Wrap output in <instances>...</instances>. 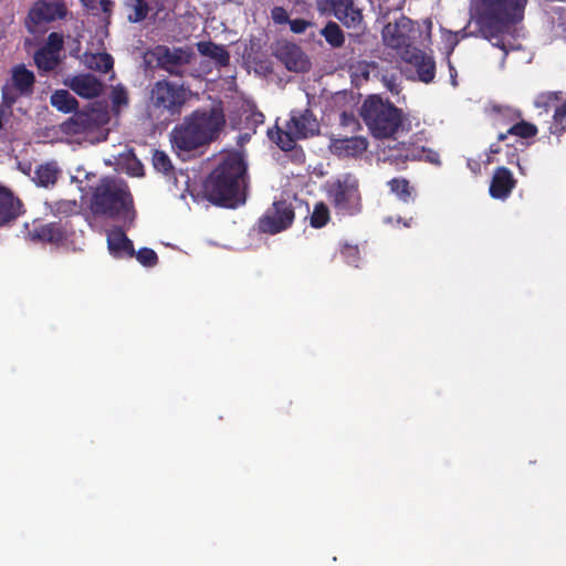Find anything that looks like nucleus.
I'll return each mask as SVG.
<instances>
[{
    "mask_svg": "<svg viewBox=\"0 0 566 566\" xmlns=\"http://www.w3.org/2000/svg\"><path fill=\"white\" fill-rule=\"evenodd\" d=\"M248 166L243 156L226 155L203 182V195L211 203L234 209L247 200Z\"/></svg>",
    "mask_w": 566,
    "mask_h": 566,
    "instance_id": "1",
    "label": "nucleus"
},
{
    "mask_svg": "<svg viewBox=\"0 0 566 566\" xmlns=\"http://www.w3.org/2000/svg\"><path fill=\"white\" fill-rule=\"evenodd\" d=\"M224 126L222 107L196 109L172 128L171 147L179 157L189 154L216 140Z\"/></svg>",
    "mask_w": 566,
    "mask_h": 566,
    "instance_id": "2",
    "label": "nucleus"
},
{
    "mask_svg": "<svg viewBox=\"0 0 566 566\" xmlns=\"http://www.w3.org/2000/svg\"><path fill=\"white\" fill-rule=\"evenodd\" d=\"M528 0H474L480 32L493 46L509 53L505 42L510 27L524 20Z\"/></svg>",
    "mask_w": 566,
    "mask_h": 566,
    "instance_id": "3",
    "label": "nucleus"
},
{
    "mask_svg": "<svg viewBox=\"0 0 566 566\" xmlns=\"http://www.w3.org/2000/svg\"><path fill=\"white\" fill-rule=\"evenodd\" d=\"M91 210L96 216H105L129 226L136 217L133 196L127 184L114 178H103L95 187Z\"/></svg>",
    "mask_w": 566,
    "mask_h": 566,
    "instance_id": "4",
    "label": "nucleus"
},
{
    "mask_svg": "<svg viewBox=\"0 0 566 566\" xmlns=\"http://www.w3.org/2000/svg\"><path fill=\"white\" fill-rule=\"evenodd\" d=\"M359 115L368 128L370 135L376 139L394 137L403 129L406 115L389 98L380 95H368L359 109Z\"/></svg>",
    "mask_w": 566,
    "mask_h": 566,
    "instance_id": "5",
    "label": "nucleus"
},
{
    "mask_svg": "<svg viewBox=\"0 0 566 566\" xmlns=\"http://www.w3.org/2000/svg\"><path fill=\"white\" fill-rule=\"evenodd\" d=\"M190 95V90L184 84L166 78L158 80L149 90L147 114L153 120L169 124L180 117Z\"/></svg>",
    "mask_w": 566,
    "mask_h": 566,
    "instance_id": "6",
    "label": "nucleus"
},
{
    "mask_svg": "<svg viewBox=\"0 0 566 566\" xmlns=\"http://www.w3.org/2000/svg\"><path fill=\"white\" fill-rule=\"evenodd\" d=\"M326 196L338 216L353 217L361 211L359 181L352 174H344L329 182Z\"/></svg>",
    "mask_w": 566,
    "mask_h": 566,
    "instance_id": "7",
    "label": "nucleus"
},
{
    "mask_svg": "<svg viewBox=\"0 0 566 566\" xmlns=\"http://www.w3.org/2000/svg\"><path fill=\"white\" fill-rule=\"evenodd\" d=\"M295 219V209L292 202L275 200L256 221L259 233L274 235L290 229Z\"/></svg>",
    "mask_w": 566,
    "mask_h": 566,
    "instance_id": "8",
    "label": "nucleus"
},
{
    "mask_svg": "<svg viewBox=\"0 0 566 566\" xmlns=\"http://www.w3.org/2000/svg\"><path fill=\"white\" fill-rule=\"evenodd\" d=\"M158 69L172 76L182 77L190 64L193 52L189 48L157 45L153 51Z\"/></svg>",
    "mask_w": 566,
    "mask_h": 566,
    "instance_id": "9",
    "label": "nucleus"
},
{
    "mask_svg": "<svg viewBox=\"0 0 566 566\" xmlns=\"http://www.w3.org/2000/svg\"><path fill=\"white\" fill-rule=\"evenodd\" d=\"M74 234V229L70 221L60 219L59 221L34 224L28 231V238L32 242L48 243L54 247L65 245Z\"/></svg>",
    "mask_w": 566,
    "mask_h": 566,
    "instance_id": "10",
    "label": "nucleus"
},
{
    "mask_svg": "<svg viewBox=\"0 0 566 566\" xmlns=\"http://www.w3.org/2000/svg\"><path fill=\"white\" fill-rule=\"evenodd\" d=\"M494 111L500 114L506 124H511L505 133L497 135V142H504L509 136H515L522 139L533 138L538 129L533 123L523 119V114L518 109L511 107L496 106Z\"/></svg>",
    "mask_w": 566,
    "mask_h": 566,
    "instance_id": "11",
    "label": "nucleus"
},
{
    "mask_svg": "<svg viewBox=\"0 0 566 566\" xmlns=\"http://www.w3.org/2000/svg\"><path fill=\"white\" fill-rule=\"evenodd\" d=\"M412 31V21L409 18L401 17L394 23H388L382 30L384 43L400 52L402 55L407 50H412L410 32Z\"/></svg>",
    "mask_w": 566,
    "mask_h": 566,
    "instance_id": "12",
    "label": "nucleus"
},
{
    "mask_svg": "<svg viewBox=\"0 0 566 566\" xmlns=\"http://www.w3.org/2000/svg\"><path fill=\"white\" fill-rule=\"evenodd\" d=\"M275 56L292 72H305L310 67V61L302 48L293 42H279Z\"/></svg>",
    "mask_w": 566,
    "mask_h": 566,
    "instance_id": "13",
    "label": "nucleus"
},
{
    "mask_svg": "<svg viewBox=\"0 0 566 566\" xmlns=\"http://www.w3.org/2000/svg\"><path fill=\"white\" fill-rule=\"evenodd\" d=\"M67 13L63 2L36 1L28 13V19L35 25L65 18Z\"/></svg>",
    "mask_w": 566,
    "mask_h": 566,
    "instance_id": "14",
    "label": "nucleus"
},
{
    "mask_svg": "<svg viewBox=\"0 0 566 566\" xmlns=\"http://www.w3.org/2000/svg\"><path fill=\"white\" fill-rule=\"evenodd\" d=\"M402 59L415 66L419 81L426 84L433 82L436 76V62L431 55L415 48L403 52Z\"/></svg>",
    "mask_w": 566,
    "mask_h": 566,
    "instance_id": "15",
    "label": "nucleus"
},
{
    "mask_svg": "<svg viewBox=\"0 0 566 566\" xmlns=\"http://www.w3.org/2000/svg\"><path fill=\"white\" fill-rule=\"evenodd\" d=\"M424 147L413 143H395L388 146L385 160L402 168L407 161L422 160Z\"/></svg>",
    "mask_w": 566,
    "mask_h": 566,
    "instance_id": "16",
    "label": "nucleus"
},
{
    "mask_svg": "<svg viewBox=\"0 0 566 566\" xmlns=\"http://www.w3.org/2000/svg\"><path fill=\"white\" fill-rule=\"evenodd\" d=\"M369 146V142L364 136H352L344 138H333L331 140L332 153L339 158H355L361 156Z\"/></svg>",
    "mask_w": 566,
    "mask_h": 566,
    "instance_id": "17",
    "label": "nucleus"
},
{
    "mask_svg": "<svg viewBox=\"0 0 566 566\" xmlns=\"http://www.w3.org/2000/svg\"><path fill=\"white\" fill-rule=\"evenodd\" d=\"M331 7L334 17L347 29H356L363 23L364 15L355 0H332Z\"/></svg>",
    "mask_w": 566,
    "mask_h": 566,
    "instance_id": "18",
    "label": "nucleus"
},
{
    "mask_svg": "<svg viewBox=\"0 0 566 566\" xmlns=\"http://www.w3.org/2000/svg\"><path fill=\"white\" fill-rule=\"evenodd\" d=\"M287 124L296 133V137L303 139L313 136L319 132V125L313 112L308 108L304 111H292Z\"/></svg>",
    "mask_w": 566,
    "mask_h": 566,
    "instance_id": "19",
    "label": "nucleus"
},
{
    "mask_svg": "<svg viewBox=\"0 0 566 566\" xmlns=\"http://www.w3.org/2000/svg\"><path fill=\"white\" fill-rule=\"evenodd\" d=\"M66 84L74 93L84 98L98 97L104 88L103 83L90 73L75 75Z\"/></svg>",
    "mask_w": 566,
    "mask_h": 566,
    "instance_id": "20",
    "label": "nucleus"
},
{
    "mask_svg": "<svg viewBox=\"0 0 566 566\" xmlns=\"http://www.w3.org/2000/svg\"><path fill=\"white\" fill-rule=\"evenodd\" d=\"M515 185L516 180L510 169L503 166L497 167L490 184V196L494 199H505L510 196Z\"/></svg>",
    "mask_w": 566,
    "mask_h": 566,
    "instance_id": "21",
    "label": "nucleus"
},
{
    "mask_svg": "<svg viewBox=\"0 0 566 566\" xmlns=\"http://www.w3.org/2000/svg\"><path fill=\"white\" fill-rule=\"evenodd\" d=\"M107 247L114 258H133L134 244L120 227L112 228L107 233Z\"/></svg>",
    "mask_w": 566,
    "mask_h": 566,
    "instance_id": "22",
    "label": "nucleus"
},
{
    "mask_svg": "<svg viewBox=\"0 0 566 566\" xmlns=\"http://www.w3.org/2000/svg\"><path fill=\"white\" fill-rule=\"evenodd\" d=\"M22 203L13 192L0 185V227L15 220L21 214Z\"/></svg>",
    "mask_w": 566,
    "mask_h": 566,
    "instance_id": "23",
    "label": "nucleus"
},
{
    "mask_svg": "<svg viewBox=\"0 0 566 566\" xmlns=\"http://www.w3.org/2000/svg\"><path fill=\"white\" fill-rule=\"evenodd\" d=\"M93 114L75 112L74 115L62 124L63 132L73 135L84 134L94 127Z\"/></svg>",
    "mask_w": 566,
    "mask_h": 566,
    "instance_id": "24",
    "label": "nucleus"
},
{
    "mask_svg": "<svg viewBox=\"0 0 566 566\" xmlns=\"http://www.w3.org/2000/svg\"><path fill=\"white\" fill-rule=\"evenodd\" d=\"M34 83V73L28 70L23 64L13 67L12 85L20 95H30L33 92Z\"/></svg>",
    "mask_w": 566,
    "mask_h": 566,
    "instance_id": "25",
    "label": "nucleus"
},
{
    "mask_svg": "<svg viewBox=\"0 0 566 566\" xmlns=\"http://www.w3.org/2000/svg\"><path fill=\"white\" fill-rule=\"evenodd\" d=\"M197 49L201 55L212 59L219 66H228L230 63V54L223 45L202 41L197 43Z\"/></svg>",
    "mask_w": 566,
    "mask_h": 566,
    "instance_id": "26",
    "label": "nucleus"
},
{
    "mask_svg": "<svg viewBox=\"0 0 566 566\" xmlns=\"http://www.w3.org/2000/svg\"><path fill=\"white\" fill-rule=\"evenodd\" d=\"M271 140H273L282 150H292L295 146V142L300 139L296 137V133L293 132L292 127L286 123V129L276 127L275 130L270 129L268 133Z\"/></svg>",
    "mask_w": 566,
    "mask_h": 566,
    "instance_id": "27",
    "label": "nucleus"
},
{
    "mask_svg": "<svg viewBox=\"0 0 566 566\" xmlns=\"http://www.w3.org/2000/svg\"><path fill=\"white\" fill-rule=\"evenodd\" d=\"M57 177L59 168L56 164L46 163L35 169L33 180L38 186L48 188L56 184Z\"/></svg>",
    "mask_w": 566,
    "mask_h": 566,
    "instance_id": "28",
    "label": "nucleus"
},
{
    "mask_svg": "<svg viewBox=\"0 0 566 566\" xmlns=\"http://www.w3.org/2000/svg\"><path fill=\"white\" fill-rule=\"evenodd\" d=\"M391 193L400 201L408 203L413 200L416 190L406 178H392L387 182Z\"/></svg>",
    "mask_w": 566,
    "mask_h": 566,
    "instance_id": "29",
    "label": "nucleus"
},
{
    "mask_svg": "<svg viewBox=\"0 0 566 566\" xmlns=\"http://www.w3.org/2000/svg\"><path fill=\"white\" fill-rule=\"evenodd\" d=\"M51 105L62 113H72L78 106L77 99L66 90H57L51 95Z\"/></svg>",
    "mask_w": 566,
    "mask_h": 566,
    "instance_id": "30",
    "label": "nucleus"
},
{
    "mask_svg": "<svg viewBox=\"0 0 566 566\" xmlns=\"http://www.w3.org/2000/svg\"><path fill=\"white\" fill-rule=\"evenodd\" d=\"M319 33L332 49H339L345 43L344 31L334 21H328Z\"/></svg>",
    "mask_w": 566,
    "mask_h": 566,
    "instance_id": "31",
    "label": "nucleus"
},
{
    "mask_svg": "<svg viewBox=\"0 0 566 566\" xmlns=\"http://www.w3.org/2000/svg\"><path fill=\"white\" fill-rule=\"evenodd\" d=\"M125 7L129 11L127 19L132 23L144 21L149 13V4L146 0H126Z\"/></svg>",
    "mask_w": 566,
    "mask_h": 566,
    "instance_id": "32",
    "label": "nucleus"
},
{
    "mask_svg": "<svg viewBox=\"0 0 566 566\" xmlns=\"http://www.w3.org/2000/svg\"><path fill=\"white\" fill-rule=\"evenodd\" d=\"M87 66L93 71L107 73L113 69L114 60L108 53H94L86 57Z\"/></svg>",
    "mask_w": 566,
    "mask_h": 566,
    "instance_id": "33",
    "label": "nucleus"
},
{
    "mask_svg": "<svg viewBox=\"0 0 566 566\" xmlns=\"http://www.w3.org/2000/svg\"><path fill=\"white\" fill-rule=\"evenodd\" d=\"M34 63L38 66V69L45 72H50L59 65L60 55L49 52L42 48L35 52Z\"/></svg>",
    "mask_w": 566,
    "mask_h": 566,
    "instance_id": "34",
    "label": "nucleus"
},
{
    "mask_svg": "<svg viewBox=\"0 0 566 566\" xmlns=\"http://www.w3.org/2000/svg\"><path fill=\"white\" fill-rule=\"evenodd\" d=\"M563 99L562 92H544L538 94L534 99V106L542 108L546 113L551 107H556Z\"/></svg>",
    "mask_w": 566,
    "mask_h": 566,
    "instance_id": "35",
    "label": "nucleus"
},
{
    "mask_svg": "<svg viewBox=\"0 0 566 566\" xmlns=\"http://www.w3.org/2000/svg\"><path fill=\"white\" fill-rule=\"evenodd\" d=\"M331 219L329 209L323 201L314 206L313 212L310 218V224L315 229L325 227Z\"/></svg>",
    "mask_w": 566,
    "mask_h": 566,
    "instance_id": "36",
    "label": "nucleus"
},
{
    "mask_svg": "<svg viewBox=\"0 0 566 566\" xmlns=\"http://www.w3.org/2000/svg\"><path fill=\"white\" fill-rule=\"evenodd\" d=\"M51 212L55 216L69 217L77 213L78 205L76 200H57L53 202H46Z\"/></svg>",
    "mask_w": 566,
    "mask_h": 566,
    "instance_id": "37",
    "label": "nucleus"
},
{
    "mask_svg": "<svg viewBox=\"0 0 566 566\" xmlns=\"http://www.w3.org/2000/svg\"><path fill=\"white\" fill-rule=\"evenodd\" d=\"M551 130L553 134H563L566 132V102L562 101L556 105Z\"/></svg>",
    "mask_w": 566,
    "mask_h": 566,
    "instance_id": "38",
    "label": "nucleus"
},
{
    "mask_svg": "<svg viewBox=\"0 0 566 566\" xmlns=\"http://www.w3.org/2000/svg\"><path fill=\"white\" fill-rule=\"evenodd\" d=\"M339 252L347 264L353 265L355 268L358 266V262L360 260V252L357 244L344 242L340 244Z\"/></svg>",
    "mask_w": 566,
    "mask_h": 566,
    "instance_id": "39",
    "label": "nucleus"
},
{
    "mask_svg": "<svg viewBox=\"0 0 566 566\" xmlns=\"http://www.w3.org/2000/svg\"><path fill=\"white\" fill-rule=\"evenodd\" d=\"M153 166L158 172L169 175L174 167L169 156L163 150H155L153 154Z\"/></svg>",
    "mask_w": 566,
    "mask_h": 566,
    "instance_id": "40",
    "label": "nucleus"
},
{
    "mask_svg": "<svg viewBox=\"0 0 566 566\" xmlns=\"http://www.w3.org/2000/svg\"><path fill=\"white\" fill-rule=\"evenodd\" d=\"M137 261L147 268H153L157 265L158 263V255L157 253L149 248H142L137 252L135 251V255Z\"/></svg>",
    "mask_w": 566,
    "mask_h": 566,
    "instance_id": "41",
    "label": "nucleus"
},
{
    "mask_svg": "<svg viewBox=\"0 0 566 566\" xmlns=\"http://www.w3.org/2000/svg\"><path fill=\"white\" fill-rule=\"evenodd\" d=\"M19 92L14 88L13 85L6 84L2 87V107L9 109V114H12V106L15 104Z\"/></svg>",
    "mask_w": 566,
    "mask_h": 566,
    "instance_id": "42",
    "label": "nucleus"
},
{
    "mask_svg": "<svg viewBox=\"0 0 566 566\" xmlns=\"http://www.w3.org/2000/svg\"><path fill=\"white\" fill-rule=\"evenodd\" d=\"M64 40L63 35L56 32H52L48 36L46 44L43 46L44 50L60 55L63 49Z\"/></svg>",
    "mask_w": 566,
    "mask_h": 566,
    "instance_id": "43",
    "label": "nucleus"
},
{
    "mask_svg": "<svg viewBox=\"0 0 566 566\" xmlns=\"http://www.w3.org/2000/svg\"><path fill=\"white\" fill-rule=\"evenodd\" d=\"M111 98L113 105L117 107L128 104L127 91L122 86L115 87L113 90Z\"/></svg>",
    "mask_w": 566,
    "mask_h": 566,
    "instance_id": "44",
    "label": "nucleus"
},
{
    "mask_svg": "<svg viewBox=\"0 0 566 566\" xmlns=\"http://www.w3.org/2000/svg\"><path fill=\"white\" fill-rule=\"evenodd\" d=\"M271 18L276 24H285L290 22L287 11L283 7H274L271 10Z\"/></svg>",
    "mask_w": 566,
    "mask_h": 566,
    "instance_id": "45",
    "label": "nucleus"
},
{
    "mask_svg": "<svg viewBox=\"0 0 566 566\" xmlns=\"http://www.w3.org/2000/svg\"><path fill=\"white\" fill-rule=\"evenodd\" d=\"M290 29L295 34H302L306 31L308 27L312 25L311 21L304 20V19H290Z\"/></svg>",
    "mask_w": 566,
    "mask_h": 566,
    "instance_id": "46",
    "label": "nucleus"
},
{
    "mask_svg": "<svg viewBox=\"0 0 566 566\" xmlns=\"http://www.w3.org/2000/svg\"><path fill=\"white\" fill-rule=\"evenodd\" d=\"M339 123L342 126H352L354 129L360 128V124L353 112H343L340 114Z\"/></svg>",
    "mask_w": 566,
    "mask_h": 566,
    "instance_id": "47",
    "label": "nucleus"
},
{
    "mask_svg": "<svg viewBox=\"0 0 566 566\" xmlns=\"http://www.w3.org/2000/svg\"><path fill=\"white\" fill-rule=\"evenodd\" d=\"M422 159H424L426 161H429L431 164H440L439 154L431 149L424 148V154H423Z\"/></svg>",
    "mask_w": 566,
    "mask_h": 566,
    "instance_id": "48",
    "label": "nucleus"
},
{
    "mask_svg": "<svg viewBox=\"0 0 566 566\" xmlns=\"http://www.w3.org/2000/svg\"><path fill=\"white\" fill-rule=\"evenodd\" d=\"M98 3L103 10L104 13L106 14H111L112 13V10H113V7H114V2L112 0H98Z\"/></svg>",
    "mask_w": 566,
    "mask_h": 566,
    "instance_id": "49",
    "label": "nucleus"
},
{
    "mask_svg": "<svg viewBox=\"0 0 566 566\" xmlns=\"http://www.w3.org/2000/svg\"><path fill=\"white\" fill-rule=\"evenodd\" d=\"M83 3L86 8L95 9L98 0H83Z\"/></svg>",
    "mask_w": 566,
    "mask_h": 566,
    "instance_id": "50",
    "label": "nucleus"
},
{
    "mask_svg": "<svg viewBox=\"0 0 566 566\" xmlns=\"http://www.w3.org/2000/svg\"><path fill=\"white\" fill-rule=\"evenodd\" d=\"M507 163H509V164H511V165L516 164L517 166H520V163H518V156H517L515 153H513V154L509 157Z\"/></svg>",
    "mask_w": 566,
    "mask_h": 566,
    "instance_id": "51",
    "label": "nucleus"
},
{
    "mask_svg": "<svg viewBox=\"0 0 566 566\" xmlns=\"http://www.w3.org/2000/svg\"><path fill=\"white\" fill-rule=\"evenodd\" d=\"M501 151V147L500 145L496 143V144H491L490 146V153L491 154H499Z\"/></svg>",
    "mask_w": 566,
    "mask_h": 566,
    "instance_id": "52",
    "label": "nucleus"
},
{
    "mask_svg": "<svg viewBox=\"0 0 566 566\" xmlns=\"http://www.w3.org/2000/svg\"><path fill=\"white\" fill-rule=\"evenodd\" d=\"M253 117L255 123H263L264 120V115L261 112L254 113Z\"/></svg>",
    "mask_w": 566,
    "mask_h": 566,
    "instance_id": "53",
    "label": "nucleus"
},
{
    "mask_svg": "<svg viewBox=\"0 0 566 566\" xmlns=\"http://www.w3.org/2000/svg\"><path fill=\"white\" fill-rule=\"evenodd\" d=\"M6 114H7L6 109L0 106V130L3 128V118H4Z\"/></svg>",
    "mask_w": 566,
    "mask_h": 566,
    "instance_id": "54",
    "label": "nucleus"
}]
</instances>
